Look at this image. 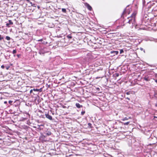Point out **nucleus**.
<instances>
[{
	"mask_svg": "<svg viewBox=\"0 0 157 157\" xmlns=\"http://www.w3.org/2000/svg\"><path fill=\"white\" fill-rule=\"evenodd\" d=\"M62 11L64 13H66V12H67L66 9L64 8H62Z\"/></svg>",
	"mask_w": 157,
	"mask_h": 157,
	"instance_id": "nucleus-12",
	"label": "nucleus"
},
{
	"mask_svg": "<svg viewBox=\"0 0 157 157\" xmlns=\"http://www.w3.org/2000/svg\"><path fill=\"white\" fill-rule=\"evenodd\" d=\"M3 39V37L1 35H0V41Z\"/></svg>",
	"mask_w": 157,
	"mask_h": 157,
	"instance_id": "nucleus-21",
	"label": "nucleus"
},
{
	"mask_svg": "<svg viewBox=\"0 0 157 157\" xmlns=\"http://www.w3.org/2000/svg\"><path fill=\"white\" fill-rule=\"evenodd\" d=\"M85 6L87 7L88 10H89L90 11H91L92 10V8L91 7V6H90V5L87 3H86L85 4Z\"/></svg>",
	"mask_w": 157,
	"mask_h": 157,
	"instance_id": "nucleus-3",
	"label": "nucleus"
},
{
	"mask_svg": "<svg viewBox=\"0 0 157 157\" xmlns=\"http://www.w3.org/2000/svg\"><path fill=\"white\" fill-rule=\"evenodd\" d=\"M143 79H144V80H145L146 81H148L150 80V79H149V78L146 76H145V77H144Z\"/></svg>",
	"mask_w": 157,
	"mask_h": 157,
	"instance_id": "nucleus-7",
	"label": "nucleus"
},
{
	"mask_svg": "<svg viewBox=\"0 0 157 157\" xmlns=\"http://www.w3.org/2000/svg\"><path fill=\"white\" fill-rule=\"evenodd\" d=\"M131 11L132 10L131 8H128V7L126 8L125 9L124 11H123L121 16L122 17L124 18V15H125L127 14H129Z\"/></svg>",
	"mask_w": 157,
	"mask_h": 157,
	"instance_id": "nucleus-2",
	"label": "nucleus"
},
{
	"mask_svg": "<svg viewBox=\"0 0 157 157\" xmlns=\"http://www.w3.org/2000/svg\"><path fill=\"white\" fill-rule=\"evenodd\" d=\"M4 104H7V101H5L4 102Z\"/></svg>",
	"mask_w": 157,
	"mask_h": 157,
	"instance_id": "nucleus-34",
	"label": "nucleus"
},
{
	"mask_svg": "<svg viewBox=\"0 0 157 157\" xmlns=\"http://www.w3.org/2000/svg\"><path fill=\"white\" fill-rule=\"evenodd\" d=\"M129 123H130L129 122H127L126 123H124L123 124L124 125H127L128 124H129Z\"/></svg>",
	"mask_w": 157,
	"mask_h": 157,
	"instance_id": "nucleus-18",
	"label": "nucleus"
},
{
	"mask_svg": "<svg viewBox=\"0 0 157 157\" xmlns=\"http://www.w3.org/2000/svg\"><path fill=\"white\" fill-rule=\"evenodd\" d=\"M124 52V50L123 49H121L120 50V53L121 54L122 53Z\"/></svg>",
	"mask_w": 157,
	"mask_h": 157,
	"instance_id": "nucleus-20",
	"label": "nucleus"
},
{
	"mask_svg": "<svg viewBox=\"0 0 157 157\" xmlns=\"http://www.w3.org/2000/svg\"><path fill=\"white\" fill-rule=\"evenodd\" d=\"M46 117L49 119L50 120H52V117L50 115H49L48 114H45Z\"/></svg>",
	"mask_w": 157,
	"mask_h": 157,
	"instance_id": "nucleus-4",
	"label": "nucleus"
},
{
	"mask_svg": "<svg viewBox=\"0 0 157 157\" xmlns=\"http://www.w3.org/2000/svg\"><path fill=\"white\" fill-rule=\"evenodd\" d=\"M17 56L19 58L20 56V55H17Z\"/></svg>",
	"mask_w": 157,
	"mask_h": 157,
	"instance_id": "nucleus-33",
	"label": "nucleus"
},
{
	"mask_svg": "<svg viewBox=\"0 0 157 157\" xmlns=\"http://www.w3.org/2000/svg\"><path fill=\"white\" fill-rule=\"evenodd\" d=\"M114 75L116 77H118L119 76V74L118 73H115Z\"/></svg>",
	"mask_w": 157,
	"mask_h": 157,
	"instance_id": "nucleus-14",
	"label": "nucleus"
},
{
	"mask_svg": "<svg viewBox=\"0 0 157 157\" xmlns=\"http://www.w3.org/2000/svg\"><path fill=\"white\" fill-rule=\"evenodd\" d=\"M26 1L27 2H28L30 3L31 4L32 6H33L32 5V2H30V0H26Z\"/></svg>",
	"mask_w": 157,
	"mask_h": 157,
	"instance_id": "nucleus-19",
	"label": "nucleus"
},
{
	"mask_svg": "<svg viewBox=\"0 0 157 157\" xmlns=\"http://www.w3.org/2000/svg\"><path fill=\"white\" fill-rule=\"evenodd\" d=\"M155 82H157V80H156L155 81Z\"/></svg>",
	"mask_w": 157,
	"mask_h": 157,
	"instance_id": "nucleus-39",
	"label": "nucleus"
},
{
	"mask_svg": "<svg viewBox=\"0 0 157 157\" xmlns=\"http://www.w3.org/2000/svg\"><path fill=\"white\" fill-rule=\"evenodd\" d=\"M67 38L68 39H71L72 38V36H71V34H69V35H67Z\"/></svg>",
	"mask_w": 157,
	"mask_h": 157,
	"instance_id": "nucleus-10",
	"label": "nucleus"
},
{
	"mask_svg": "<svg viewBox=\"0 0 157 157\" xmlns=\"http://www.w3.org/2000/svg\"><path fill=\"white\" fill-rule=\"evenodd\" d=\"M43 40L42 39H41L40 40H37V41H43Z\"/></svg>",
	"mask_w": 157,
	"mask_h": 157,
	"instance_id": "nucleus-29",
	"label": "nucleus"
},
{
	"mask_svg": "<svg viewBox=\"0 0 157 157\" xmlns=\"http://www.w3.org/2000/svg\"><path fill=\"white\" fill-rule=\"evenodd\" d=\"M33 90H32V89L30 90V93H32L33 92Z\"/></svg>",
	"mask_w": 157,
	"mask_h": 157,
	"instance_id": "nucleus-32",
	"label": "nucleus"
},
{
	"mask_svg": "<svg viewBox=\"0 0 157 157\" xmlns=\"http://www.w3.org/2000/svg\"><path fill=\"white\" fill-rule=\"evenodd\" d=\"M10 24H9V23H7L6 24V26L7 27H10Z\"/></svg>",
	"mask_w": 157,
	"mask_h": 157,
	"instance_id": "nucleus-24",
	"label": "nucleus"
},
{
	"mask_svg": "<svg viewBox=\"0 0 157 157\" xmlns=\"http://www.w3.org/2000/svg\"><path fill=\"white\" fill-rule=\"evenodd\" d=\"M152 10L154 11H157V5L153 8Z\"/></svg>",
	"mask_w": 157,
	"mask_h": 157,
	"instance_id": "nucleus-9",
	"label": "nucleus"
},
{
	"mask_svg": "<svg viewBox=\"0 0 157 157\" xmlns=\"http://www.w3.org/2000/svg\"><path fill=\"white\" fill-rule=\"evenodd\" d=\"M155 106L157 107V102L155 104Z\"/></svg>",
	"mask_w": 157,
	"mask_h": 157,
	"instance_id": "nucleus-36",
	"label": "nucleus"
},
{
	"mask_svg": "<svg viewBox=\"0 0 157 157\" xmlns=\"http://www.w3.org/2000/svg\"><path fill=\"white\" fill-rule=\"evenodd\" d=\"M13 101L11 100H10L9 101V103L11 105V103H12Z\"/></svg>",
	"mask_w": 157,
	"mask_h": 157,
	"instance_id": "nucleus-27",
	"label": "nucleus"
},
{
	"mask_svg": "<svg viewBox=\"0 0 157 157\" xmlns=\"http://www.w3.org/2000/svg\"><path fill=\"white\" fill-rule=\"evenodd\" d=\"M16 50H13V54H15L16 53Z\"/></svg>",
	"mask_w": 157,
	"mask_h": 157,
	"instance_id": "nucleus-22",
	"label": "nucleus"
},
{
	"mask_svg": "<svg viewBox=\"0 0 157 157\" xmlns=\"http://www.w3.org/2000/svg\"><path fill=\"white\" fill-rule=\"evenodd\" d=\"M127 99H128V100H130V99L129 98H127Z\"/></svg>",
	"mask_w": 157,
	"mask_h": 157,
	"instance_id": "nucleus-37",
	"label": "nucleus"
},
{
	"mask_svg": "<svg viewBox=\"0 0 157 157\" xmlns=\"http://www.w3.org/2000/svg\"><path fill=\"white\" fill-rule=\"evenodd\" d=\"M33 90H34V91H38V89H33Z\"/></svg>",
	"mask_w": 157,
	"mask_h": 157,
	"instance_id": "nucleus-25",
	"label": "nucleus"
},
{
	"mask_svg": "<svg viewBox=\"0 0 157 157\" xmlns=\"http://www.w3.org/2000/svg\"><path fill=\"white\" fill-rule=\"evenodd\" d=\"M128 119V118L127 117H125L122 119V121H124L125 120H127Z\"/></svg>",
	"mask_w": 157,
	"mask_h": 157,
	"instance_id": "nucleus-16",
	"label": "nucleus"
},
{
	"mask_svg": "<svg viewBox=\"0 0 157 157\" xmlns=\"http://www.w3.org/2000/svg\"><path fill=\"white\" fill-rule=\"evenodd\" d=\"M42 91V88H40V89H38V91H40V92H41Z\"/></svg>",
	"mask_w": 157,
	"mask_h": 157,
	"instance_id": "nucleus-28",
	"label": "nucleus"
},
{
	"mask_svg": "<svg viewBox=\"0 0 157 157\" xmlns=\"http://www.w3.org/2000/svg\"><path fill=\"white\" fill-rule=\"evenodd\" d=\"M1 67L2 68L4 69V66L3 65H2L1 66Z\"/></svg>",
	"mask_w": 157,
	"mask_h": 157,
	"instance_id": "nucleus-31",
	"label": "nucleus"
},
{
	"mask_svg": "<svg viewBox=\"0 0 157 157\" xmlns=\"http://www.w3.org/2000/svg\"><path fill=\"white\" fill-rule=\"evenodd\" d=\"M71 157H76L75 156H71Z\"/></svg>",
	"mask_w": 157,
	"mask_h": 157,
	"instance_id": "nucleus-38",
	"label": "nucleus"
},
{
	"mask_svg": "<svg viewBox=\"0 0 157 157\" xmlns=\"http://www.w3.org/2000/svg\"><path fill=\"white\" fill-rule=\"evenodd\" d=\"M44 128L43 127V128H41V127H38L37 128V129L40 130H43V129Z\"/></svg>",
	"mask_w": 157,
	"mask_h": 157,
	"instance_id": "nucleus-17",
	"label": "nucleus"
},
{
	"mask_svg": "<svg viewBox=\"0 0 157 157\" xmlns=\"http://www.w3.org/2000/svg\"><path fill=\"white\" fill-rule=\"evenodd\" d=\"M51 134H52V133L51 131H47V132L46 133V135L47 136H50Z\"/></svg>",
	"mask_w": 157,
	"mask_h": 157,
	"instance_id": "nucleus-8",
	"label": "nucleus"
},
{
	"mask_svg": "<svg viewBox=\"0 0 157 157\" xmlns=\"http://www.w3.org/2000/svg\"><path fill=\"white\" fill-rule=\"evenodd\" d=\"M6 38L8 40H9L11 39L10 37L9 36H6Z\"/></svg>",
	"mask_w": 157,
	"mask_h": 157,
	"instance_id": "nucleus-13",
	"label": "nucleus"
},
{
	"mask_svg": "<svg viewBox=\"0 0 157 157\" xmlns=\"http://www.w3.org/2000/svg\"><path fill=\"white\" fill-rule=\"evenodd\" d=\"M111 53H114V56L115 55H117L118 53V51H112L111 52Z\"/></svg>",
	"mask_w": 157,
	"mask_h": 157,
	"instance_id": "nucleus-5",
	"label": "nucleus"
},
{
	"mask_svg": "<svg viewBox=\"0 0 157 157\" xmlns=\"http://www.w3.org/2000/svg\"><path fill=\"white\" fill-rule=\"evenodd\" d=\"M44 123L42 124H38L37 125V126L38 127H43V128L44 127Z\"/></svg>",
	"mask_w": 157,
	"mask_h": 157,
	"instance_id": "nucleus-11",
	"label": "nucleus"
},
{
	"mask_svg": "<svg viewBox=\"0 0 157 157\" xmlns=\"http://www.w3.org/2000/svg\"><path fill=\"white\" fill-rule=\"evenodd\" d=\"M137 13V11H134L131 16L128 17L127 19H125L124 21V25L127 23H129V24H132V26H133V25H135L136 17Z\"/></svg>",
	"mask_w": 157,
	"mask_h": 157,
	"instance_id": "nucleus-1",
	"label": "nucleus"
},
{
	"mask_svg": "<svg viewBox=\"0 0 157 157\" xmlns=\"http://www.w3.org/2000/svg\"><path fill=\"white\" fill-rule=\"evenodd\" d=\"M130 94V92H128L126 93V94L127 95H129Z\"/></svg>",
	"mask_w": 157,
	"mask_h": 157,
	"instance_id": "nucleus-30",
	"label": "nucleus"
},
{
	"mask_svg": "<svg viewBox=\"0 0 157 157\" xmlns=\"http://www.w3.org/2000/svg\"><path fill=\"white\" fill-rule=\"evenodd\" d=\"M85 113V111H82L81 113V114L82 115H84Z\"/></svg>",
	"mask_w": 157,
	"mask_h": 157,
	"instance_id": "nucleus-23",
	"label": "nucleus"
},
{
	"mask_svg": "<svg viewBox=\"0 0 157 157\" xmlns=\"http://www.w3.org/2000/svg\"><path fill=\"white\" fill-rule=\"evenodd\" d=\"M10 67H6V69L7 70H8L9 68Z\"/></svg>",
	"mask_w": 157,
	"mask_h": 157,
	"instance_id": "nucleus-35",
	"label": "nucleus"
},
{
	"mask_svg": "<svg viewBox=\"0 0 157 157\" xmlns=\"http://www.w3.org/2000/svg\"><path fill=\"white\" fill-rule=\"evenodd\" d=\"M129 119H131V117H129Z\"/></svg>",
	"mask_w": 157,
	"mask_h": 157,
	"instance_id": "nucleus-40",
	"label": "nucleus"
},
{
	"mask_svg": "<svg viewBox=\"0 0 157 157\" xmlns=\"http://www.w3.org/2000/svg\"><path fill=\"white\" fill-rule=\"evenodd\" d=\"M75 105H76V107L78 108H79L82 107V105H80L78 103H76Z\"/></svg>",
	"mask_w": 157,
	"mask_h": 157,
	"instance_id": "nucleus-6",
	"label": "nucleus"
},
{
	"mask_svg": "<svg viewBox=\"0 0 157 157\" xmlns=\"http://www.w3.org/2000/svg\"><path fill=\"white\" fill-rule=\"evenodd\" d=\"M88 124L89 126L91 127L92 124L90 123H88Z\"/></svg>",
	"mask_w": 157,
	"mask_h": 157,
	"instance_id": "nucleus-26",
	"label": "nucleus"
},
{
	"mask_svg": "<svg viewBox=\"0 0 157 157\" xmlns=\"http://www.w3.org/2000/svg\"><path fill=\"white\" fill-rule=\"evenodd\" d=\"M8 21L10 25H12L13 24V23L11 20H9Z\"/></svg>",
	"mask_w": 157,
	"mask_h": 157,
	"instance_id": "nucleus-15",
	"label": "nucleus"
}]
</instances>
